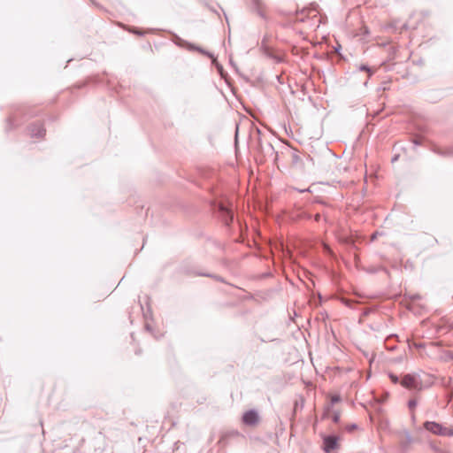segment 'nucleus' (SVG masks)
<instances>
[{"label": "nucleus", "mask_w": 453, "mask_h": 453, "mask_svg": "<svg viewBox=\"0 0 453 453\" xmlns=\"http://www.w3.org/2000/svg\"><path fill=\"white\" fill-rule=\"evenodd\" d=\"M424 426L426 430L430 431L431 433L438 435H444V436H452L453 435V429L449 427H444L441 425L435 423V422H426L424 424Z\"/></svg>", "instance_id": "1"}, {"label": "nucleus", "mask_w": 453, "mask_h": 453, "mask_svg": "<svg viewBox=\"0 0 453 453\" xmlns=\"http://www.w3.org/2000/svg\"><path fill=\"white\" fill-rule=\"evenodd\" d=\"M401 384L404 388H409V389L420 390L422 388L419 380L415 375H411V374L405 375L403 378Z\"/></svg>", "instance_id": "2"}, {"label": "nucleus", "mask_w": 453, "mask_h": 453, "mask_svg": "<svg viewBox=\"0 0 453 453\" xmlns=\"http://www.w3.org/2000/svg\"><path fill=\"white\" fill-rule=\"evenodd\" d=\"M259 417L257 411H249L242 416V421L248 426H254L258 423Z\"/></svg>", "instance_id": "3"}, {"label": "nucleus", "mask_w": 453, "mask_h": 453, "mask_svg": "<svg viewBox=\"0 0 453 453\" xmlns=\"http://www.w3.org/2000/svg\"><path fill=\"white\" fill-rule=\"evenodd\" d=\"M336 446V439L334 437H327L325 439V449L329 452Z\"/></svg>", "instance_id": "4"}, {"label": "nucleus", "mask_w": 453, "mask_h": 453, "mask_svg": "<svg viewBox=\"0 0 453 453\" xmlns=\"http://www.w3.org/2000/svg\"><path fill=\"white\" fill-rule=\"evenodd\" d=\"M331 401H332V403H338L340 401V396L339 395H333L332 398H331Z\"/></svg>", "instance_id": "5"}, {"label": "nucleus", "mask_w": 453, "mask_h": 453, "mask_svg": "<svg viewBox=\"0 0 453 453\" xmlns=\"http://www.w3.org/2000/svg\"><path fill=\"white\" fill-rule=\"evenodd\" d=\"M220 209H221L222 211H226L227 214H229L230 220L233 219V215L230 214V212L226 209H225L223 206H221Z\"/></svg>", "instance_id": "6"}, {"label": "nucleus", "mask_w": 453, "mask_h": 453, "mask_svg": "<svg viewBox=\"0 0 453 453\" xmlns=\"http://www.w3.org/2000/svg\"><path fill=\"white\" fill-rule=\"evenodd\" d=\"M409 405L411 408H413L416 406V402L414 400L410 401Z\"/></svg>", "instance_id": "7"}, {"label": "nucleus", "mask_w": 453, "mask_h": 453, "mask_svg": "<svg viewBox=\"0 0 453 453\" xmlns=\"http://www.w3.org/2000/svg\"><path fill=\"white\" fill-rule=\"evenodd\" d=\"M390 377H391L393 382L395 383L397 381V378L395 376L391 375Z\"/></svg>", "instance_id": "8"}, {"label": "nucleus", "mask_w": 453, "mask_h": 453, "mask_svg": "<svg viewBox=\"0 0 453 453\" xmlns=\"http://www.w3.org/2000/svg\"><path fill=\"white\" fill-rule=\"evenodd\" d=\"M43 132H44V131H43L42 129H41V130L38 132V134H39V135H42V134H43Z\"/></svg>", "instance_id": "9"}, {"label": "nucleus", "mask_w": 453, "mask_h": 453, "mask_svg": "<svg viewBox=\"0 0 453 453\" xmlns=\"http://www.w3.org/2000/svg\"><path fill=\"white\" fill-rule=\"evenodd\" d=\"M338 418H339V417L336 415V416H334V420L336 422L338 420Z\"/></svg>", "instance_id": "10"}, {"label": "nucleus", "mask_w": 453, "mask_h": 453, "mask_svg": "<svg viewBox=\"0 0 453 453\" xmlns=\"http://www.w3.org/2000/svg\"><path fill=\"white\" fill-rule=\"evenodd\" d=\"M362 70H368L365 66L361 67Z\"/></svg>", "instance_id": "11"}]
</instances>
